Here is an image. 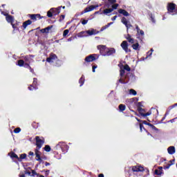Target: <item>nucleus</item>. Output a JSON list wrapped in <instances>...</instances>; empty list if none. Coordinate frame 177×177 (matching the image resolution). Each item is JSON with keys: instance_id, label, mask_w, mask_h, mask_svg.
<instances>
[{"instance_id": "38", "label": "nucleus", "mask_w": 177, "mask_h": 177, "mask_svg": "<svg viewBox=\"0 0 177 177\" xmlns=\"http://www.w3.org/2000/svg\"><path fill=\"white\" fill-rule=\"evenodd\" d=\"M122 69L124 71L126 70L127 71H131V68L127 64L123 66Z\"/></svg>"}, {"instance_id": "18", "label": "nucleus", "mask_w": 177, "mask_h": 177, "mask_svg": "<svg viewBox=\"0 0 177 177\" xmlns=\"http://www.w3.org/2000/svg\"><path fill=\"white\" fill-rule=\"evenodd\" d=\"M77 37L79 38H84V37H88V35L86 34V31H82L77 33Z\"/></svg>"}, {"instance_id": "13", "label": "nucleus", "mask_w": 177, "mask_h": 177, "mask_svg": "<svg viewBox=\"0 0 177 177\" xmlns=\"http://www.w3.org/2000/svg\"><path fill=\"white\" fill-rule=\"evenodd\" d=\"M30 17L32 20H33V21H37V20H40L41 15L39 14L30 15Z\"/></svg>"}, {"instance_id": "42", "label": "nucleus", "mask_w": 177, "mask_h": 177, "mask_svg": "<svg viewBox=\"0 0 177 177\" xmlns=\"http://www.w3.org/2000/svg\"><path fill=\"white\" fill-rule=\"evenodd\" d=\"M117 8H118V3H115L113 5H112V8L111 9H113V11L115 9H117Z\"/></svg>"}, {"instance_id": "27", "label": "nucleus", "mask_w": 177, "mask_h": 177, "mask_svg": "<svg viewBox=\"0 0 177 177\" xmlns=\"http://www.w3.org/2000/svg\"><path fill=\"white\" fill-rule=\"evenodd\" d=\"M8 23H11V24L13 23V17L10 15H7L6 17Z\"/></svg>"}, {"instance_id": "64", "label": "nucleus", "mask_w": 177, "mask_h": 177, "mask_svg": "<svg viewBox=\"0 0 177 177\" xmlns=\"http://www.w3.org/2000/svg\"><path fill=\"white\" fill-rule=\"evenodd\" d=\"M93 68L95 70V68H97V66H93Z\"/></svg>"}, {"instance_id": "50", "label": "nucleus", "mask_w": 177, "mask_h": 177, "mask_svg": "<svg viewBox=\"0 0 177 177\" xmlns=\"http://www.w3.org/2000/svg\"><path fill=\"white\" fill-rule=\"evenodd\" d=\"M88 23V20H85L84 19L82 21V24H83L84 26V24H86Z\"/></svg>"}, {"instance_id": "29", "label": "nucleus", "mask_w": 177, "mask_h": 177, "mask_svg": "<svg viewBox=\"0 0 177 177\" xmlns=\"http://www.w3.org/2000/svg\"><path fill=\"white\" fill-rule=\"evenodd\" d=\"M84 82H85V77H84V75H82L79 80V84H80V86H82V85H84Z\"/></svg>"}, {"instance_id": "45", "label": "nucleus", "mask_w": 177, "mask_h": 177, "mask_svg": "<svg viewBox=\"0 0 177 177\" xmlns=\"http://www.w3.org/2000/svg\"><path fill=\"white\" fill-rule=\"evenodd\" d=\"M24 67H25L26 68H30V64L26 62L24 64Z\"/></svg>"}, {"instance_id": "44", "label": "nucleus", "mask_w": 177, "mask_h": 177, "mask_svg": "<svg viewBox=\"0 0 177 177\" xmlns=\"http://www.w3.org/2000/svg\"><path fill=\"white\" fill-rule=\"evenodd\" d=\"M154 50H153V48L151 49V53L150 51L147 53V57H149V56H151V55H153V52Z\"/></svg>"}, {"instance_id": "9", "label": "nucleus", "mask_w": 177, "mask_h": 177, "mask_svg": "<svg viewBox=\"0 0 177 177\" xmlns=\"http://www.w3.org/2000/svg\"><path fill=\"white\" fill-rule=\"evenodd\" d=\"M121 22L127 27V31L129 30V28H131V27H132V25H131V24H128V20H127V18L125 17L122 18Z\"/></svg>"}, {"instance_id": "47", "label": "nucleus", "mask_w": 177, "mask_h": 177, "mask_svg": "<svg viewBox=\"0 0 177 177\" xmlns=\"http://www.w3.org/2000/svg\"><path fill=\"white\" fill-rule=\"evenodd\" d=\"M106 28H109V26H107V25L103 26V27L101 28V31H104V30H106Z\"/></svg>"}, {"instance_id": "22", "label": "nucleus", "mask_w": 177, "mask_h": 177, "mask_svg": "<svg viewBox=\"0 0 177 177\" xmlns=\"http://www.w3.org/2000/svg\"><path fill=\"white\" fill-rule=\"evenodd\" d=\"M126 39H127L128 42L130 44H135V39L131 38V35H128L127 37H126Z\"/></svg>"}, {"instance_id": "54", "label": "nucleus", "mask_w": 177, "mask_h": 177, "mask_svg": "<svg viewBox=\"0 0 177 177\" xmlns=\"http://www.w3.org/2000/svg\"><path fill=\"white\" fill-rule=\"evenodd\" d=\"M116 19H117V16L115 15V16H114L113 17L111 18V20L113 21H114L115 20H116Z\"/></svg>"}, {"instance_id": "31", "label": "nucleus", "mask_w": 177, "mask_h": 177, "mask_svg": "<svg viewBox=\"0 0 177 177\" xmlns=\"http://www.w3.org/2000/svg\"><path fill=\"white\" fill-rule=\"evenodd\" d=\"M26 157H27V154H26V153L21 154L20 157L19 158V160H18V161H21V160H24V158H26Z\"/></svg>"}, {"instance_id": "14", "label": "nucleus", "mask_w": 177, "mask_h": 177, "mask_svg": "<svg viewBox=\"0 0 177 177\" xmlns=\"http://www.w3.org/2000/svg\"><path fill=\"white\" fill-rule=\"evenodd\" d=\"M164 172L162 171V167H159L158 169L155 170V175H158V176H161Z\"/></svg>"}, {"instance_id": "33", "label": "nucleus", "mask_w": 177, "mask_h": 177, "mask_svg": "<svg viewBox=\"0 0 177 177\" xmlns=\"http://www.w3.org/2000/svg\"><path fill=\"white\" fill-rule=\"evenodd\" d=\"M53 9H50L49 11H48L47 12L48 17H52V16H53Z\"/></svg>"}, {"instance_id": "35", "label": "nucleus", "mask_w": 177, "mask_h": 177, "mask_svg": "<svg viewBox=\"0 0 177 177\" xmlns=\"http://www.w3.org/2000/svg\"><path fill=\"white\" fill-rule=\"evenodd\" d=\"M124 75H125V71L122 68V67H120V77H124Z\"/></svg>"}, {"instance_id": "10", "label": "nucleus", "mask_w": 177, "mask_h": 177, "mask_svg": "<svg viewBox=\"0 0 177 177\" xmlns=\"http://www.w3.org/2000/svg\"><path fill=\"white\" fill-rule=\"evenodd\" d=\"M96 8H99V5H91L84 9V13H87V12H92V10H94Z\"/></svg>"}, {"instance_id": "43", "label": "nucleus", "mask_w": 177, "mask_h": 177, "mask_svg": "<svg viewBox=\"0 0 177 177\" xmlns=\"http://www.w3.org/2000/svg\"><path fill=\"white\" fill-rule=\"evenodd\" d=\"M20 131H21V129L19 127H17L14 130V132L15 133H19Z\"/></svg>"}, {"instance_id": "40", "label": "nucleus", "mask_w": 177, "mask_h": 177, "mask_svg": "<svg viewBox=\"0 0 177 177\" xmlns=\"http://www.w3.org/2000/svg\"><path fill=\"white\" fill-rule=\"evenodd\" d=\"M147 125H149V127H151V128H152V129L157 131V127L156 126L151 124V123H147Z\"/></svg>"}, {"instance_id": "32", "label": "nucleus", "mask_w": 177, "mask_h": 177, "mask_svg": "<svg viewBox=\"0 0 177 177\" xmlns=\"http://www.w3.org/2000/svg\"><path fill=\"white\" fill-rule=\"evenodd\" d=\"M171 165H174V160H170L167 166L165 167L166 169H168Z\"/></svg>"}, {"instance_id": "61", "label": "nucleus", "mask_w": 177, "mask_h": 177, "mask_svg": "<svg viewBox=\"0 0 177 177\" xmlns=\"http://www.w3.org/2000/svg\"><path fill=\"white\" fill-rule=\"evenodd\" d=\"M136 120H137V121H138V122H142V121L139 120V119H138V118H136Z\"/></svg>"}, {"instance_id": "19", "label": "nucleus", "mask_w": 177, "mask_h": 177, "mask_svg": "<svg viewBox=\"0 0 177 177\" xmlns=\"http://www.w3.org/2000/svg\"><path fill=\"white\" fill-rule=\"evenodd\" d=\"M118 13L123 15V16H129V13L125 10L120 9L118 10Z\"/></svg>"}, {"instance_id": "16", "label": "nucleus", "mask_w": 177, "mask_h": 177, "mask_svg": "<svg viewBox=\"0 0 177 177\" xmlns=\"http://www.w3.org/2000/svg\"><path fill=\"white\" fill-rule=\"evenodd\" d=\"M167 151L170 155L175 154V151H176L175 147L174 146L169 147L167 148Z\"/></svg>"}, {"instance_id": "53", "label": "nucleus", "mask_w": 177, "mask_h": 177, "mask_svg": "<svg viewBox=\"0 0 177 177\" xmlns=\"http://www.w3.org/2000/svg\"><path fill=\"white\" fill-rule=\"evenodd\" d=\"M118 82H120V84H125L124 80H122L121 78L118 80Z\"/></svg>"}, {"instance_id": "55", "label": "nucleus", "mask_w": 177, "mask_h": 177, "mask_svg": "<svg viewBox=\"0 0 177 177\" xmlns=\"http://www.w3.org/2000/svg\"><path fill=\"white\" fill-rule=\"evenodd\" d=\"M29 70H30V73H34V69H32L31 68V66H29Z\"/></svg>"}, {"instance_id": "30", "label": "nucleus", "mask_w": 177, "mask_h": 177, "mask_svg": "<svg viewBox=\"0 0 177 177\" xmlns=\"http://www.w3.org/2000/svg\"><path fill=\"white\" fill-rule=\"evenodd\" d=\"M17 66L19 67H23L24 66V60L23 59H19L17 61Z\"/></svg>"}, {"instance_id": "26", "label": "nucleus", "mask_w": 177, "mask_h": 177, "mask_svg": "<svg viewBox=\"0 0 177 177\" xmlns=\"http://www.w3.org/2000/svg\"><path fill=\"white\" fill-rule=\"evenodd\" d=\"M111 12H113V9L106 8L105 10H104L103 13H104V15H110V13H111Z\"/></svg>"}, {"instance_id": "12", "label": "nucleus", "mask_w": 177, "mask_h": 177, "mask_svg": "<svg viewBox=\"0 0 177 177\" xmlns=\"http://www.w3.org/2000/svg\"><path fill=\"white\" fill-rule=\"evenodd\" d=\"M145 169L143 168V167H140V166H134L132 168V171L133 172H142Z\"/></svg>"}, {"instance_id": "46", "label": "nucleus", "mask_w": 177, "mask_h": 177, "mask_svg": "<svg viewBox=\"0 0 177 177\" xmlns=\"http://www.w3.org/2000/svg\"><path fill=\"white\" fill-rule=\"evenodd\" d=\"M177 104H174V105L169 107V110H172L174 107H176Z\"/></svg>"}, {"instance_id": "58", "label": "nucleus", "mask_w": 177, "mask_h": 177, "mask_svg": "<svg viewBox=\"0 0 177 177\" xmlns=\"http://www.w3.org/2000/svg\"><path fill=\"white\" fill-rule=\"evenodd\" d=\"M29 156H34V152L32 151L29 152Z\"/></svg>"}, {"instance_id": "28", "label": "nucleus", "mask_w": 177, "mask_h": 177, "mask_svg": "<svg viewBox=\"0 0 177 177\" xmlns=\"http://www.w3.org/2000/svg\"><path fill=\"white\" fill-rule=\"evenodd\" d=\"M9 156L11 157V158H17V160H20L19 158V156L16 153H15L14 152L10 153Z\"/></svg>"}, {"instance_id": "37", "label": "nucleus", "mask_w": 177, "mask_h": 177, "mask_svg": "<svg viewBox=\"0 0 177 177\" xmlns=\"http://www.w3.org/2000/svg\"><path fill=\"white\" fill-rule=\"evenodd\" d=\"M119 110H120V111H124V110H125V105L120 104L119 105Z\"/></svg>"}, {"instance_id": "24", "label": "nucleus", "mask_w": 177, "mask_h": 177, "mask_svg": "<svg viewBox=\"0 0 177 177\" xmlns=\"http://www.w3.org/2000/svg\"><path fill=\"white\" fill-rule=\"evenodd\" d=\"M50 28H52V26H48L46 28H43L41 29L40 31L41 32H42L43 34H48V32H49V30H50Z\"/></svg>"}, {"instance_id": "62", "label": "nucleus", "mask_w": 177, "mask_h": 177, "mask_svg": "<svg viewBox=\"0 0 177 177\" xmlns=\"http://www.w3.org/2000/svg\"><path fill=\"white\" fill-rule=\"evenodd\" d=\"M19 177H26L24 174H19Z\"/></svg>"}, {"instance_id": "4", "label": "nucleus", "mask_w": 177, "mask_h": 177, "mask_svg": "<svg viewBox=\"0 0 177 177\" xmlns=\"http://www.w3.org/2000/svg\"><path fill=\"white\" fill-rule=\"evenodd\" d=\"M55 147L57 149H62L63 153H66V151H67L68 150L67 145H66L65 142H60L59 144L56 145Z\"/></svg>"}, {"instance_id": "36", "label": "nucleus", "mask_w": 177, "mask_h": 177, "mask_svg": "<svg viewBox=\"0 0 177 177\" xmlns=\"http://www.w3.org/2000/svg\"><path fill=\"white\" fill-rule=\"evenodd\" d=\"M129 93H130V95H133V96H136V95H137L136 91H135L133 89H130Z\"/></svg>"}, {"instance_id": "41", "label": "nucleus", "mask_w": 177, "mask_h": 177, "mask_svg": "<svg viewBox=\"0 0 177 177\" xmlns=\"http://www.w3.org/2000/svg\"><path fill=\"white\" fill-rule=\"evenodd\" d=\"M44 150L45 151H50V147L49 145H46L45 147H44Z\"/></svg>"}, {"instance_id": "51", "label": "nucleus", "mask_w": 177, "mask_h": 177, "mask_svg": "<svg viewBox=\"0 0 177 177\" xmlns=\"http://www.w3.org/2000/svg\"><path fill=\"white\" fill-rule=\"evenodd\" d=\"M109 3H115L116 1L115 0H108Z\"/></svg>"}, {"instance_id": "59", "label": "nucleus", "mask_w": 177, "mask_h": 177, "mask_svg": "<svg viewBox=\"0 0 177 177\" xmlns=\"http://www.w3.org/2000/svg\"><path fill=\"white\" fill-rule=\"evenodd\" d=\"M98 177H104V175H103V174H99Z\"/></svg>"}, {"instance_id": "1", "label": "nucleus", "mask_w": 177, "mask_h": 177, "mask_svg": "<svg viewBox=\"0 0 177 177\" xmlns=\"http://www.w3.org/2000/svg\"><path fill=\"white\" fill-rule=\"evenodd\" d=\"M36 145L38 149H36L35 151V153L36 156V160L39 161V163L42 162V158H41V151H39V149L42 147L44 143H45V139L43 137L36 136Z\"/></svg>"}, {"instance_id": "57", "label": "nucleus", "mask_w": 177, "mask_h": 177, "mask_svg": "<svg viewBox=\"0 0 177 177\" xmlns=\"http://www.w3.org/2000/svg\"><path fill=\"white\" fill-rule=\"evenodd\" d=\"M111 24H113V22L109 23L106 26H107V27H110L111 26Z\"/></svg>"}, {"instance_id": "25", "label": "nucleus", "mask_w": 177, "mask_h": 177, "mask_svg": "<svg viewBox=\"0 0 177 177\" xmlns=\"http://www.w3.org/2000/svg\"><path fill=\"white\" fill-rule=\"evenodd\" d=\"M132 48L134 50H139V49H140V46L139 45V43H136L132 45Z\"/></svg>"}, {"instance_id": "56", "label": "nucleus", "mask_w": 177, "mask_h": 177, "mask_svg": "<svg viewBox=\"0 0 177 177\" xmlns=\"http://www.w3.org/2000/svg\"><path fill=\"white\" fill-rule=\"evenodd\" d=\"M45 165H46V167H48V165H50V163L46 162Z\"/></svg>"}, {"instance_id": "39", "label": "nucleus", "mask_w": 177, "mask_h": 177, "mask_svg": "<svg viewBox=\"0 0 177 177\" xmlns=\"http://www.w3.org/2000/svg\"><path fill=\"white\" fill-rule=\"evenodd\" d=\"M68 32H70L68 29L65 30L63 33V37H67V35H68Z\"/></svg>"}, {"instance_id": "21", "label": "nucleus", "mask_w": 177, "mask_h": 177, "mask_svg": "<svg viewBox=\"0 0 177 177\" xmlns=\"http://www.w3.org/2000/svg\"><path fill=\"white\" fill-rule=\"evenodd\" d=\"M86 33L87 34V37H89L91 35H95V34H96L94 29L86 30Z\"/></svg>"}, {"instance_id": "15", "label": "nucleus", "mask_w": 177, "mask_h": 177, "mask_svg": "<svg viewBox=\"0 0 177 177\" xmlns=\"http://www.w3.org/2000/svg\"><path fill=\"white\" fill-rule=\"evenodd\" d=\"M37 78L33 79L32 85H30V86L28 87L29 91H33V89H37V88L35 87V85H37Z\"/></svg>"}, {"instance_id": "3", "label": "nucleus", "mask_w": 177, "mask_h": 177, "mask_svg": "<svg viewBox=\"0 0 177 177\" xmlns=\"http://www.w3.org/2000/svg\"><path fill=\"white\" fill-rule=\"evenodd\" d=\"M168 13H173L172 15H177L176 5L170 3L167 6Z\"/></svg>"}, {"instance_id": "2", "label": "nucleus", "mask_w": 177, "mask_h": 177, "mask_svg": "<svg viewBox=\"0 0 177 177\" xmlns=\"http://www.w3.org/2000/svg\"><path fill=\"white\" fill-rule=\"evenodd\" d=\"M136 29L137 30L136 38L139 39L142 43H143V39H145V32L140 30V28L138 25H136Z\"/></svg>"}, {"instance_id": "7", "label": "nucleus", "mask_w": 177, "mask_h": 177, "mask_svg": "<svg viewBox=\"0 0 177 177\" xmlns=\"http://www.w3.org/2000/svg\"><path fill=\"white\" fill-rule=\"evenodd\" d=\"M121 48L123 49L124 51H125L127 53L128 52H131V50L128 48V41H123L122 44H120Z\"/></svg>"}, {"instance_id": "8", "label": "nucleus", "mask_w": 177, "mask_h": 177, "mask_svg": "<svg viewBox=\"0 0 177 177\" xmlns=\"http://www.w3.org/2000/svg\"><path fill=\"white\" fill-rule=\"evenodd\" d=\"M56 59H57V55H56V54L51 53L49 57L46 59V62H48V63H53V60H56Z\"/></svg>"}, {"instance_id": "6", "label": "nucleus", "mask_w": 177, "mask_h": 177, "mask_svg": "<svg viewBox=\"0 0 177 177\" xmlns=\"http://www.w3.org/2000/svg\"><path fill=\"white\" fill-rule=\"evenodd\" d=\"M86 63H91V62H95L96 60V54L90 55L84 59Z\"/></svg>"}, {"instance_id": "20", "label": "nucleus", "mask_w": 177, "mask_h": 177, "mask_svg": "<svg viewBox=\"0 0 177 177\" xmlns=\"http://www.w3.org/2000/svg\"><path fill=\"white\" fill-rule=\"evenodd\" d=\"M32 21L31 20L28 19L23 23V27L24 28H27L28 26H30L32 24Z\"/></svg>"}, {"instance_id": "52", "label": "nucleus", "mask_w": 177, "mask_h": 177, "mask_svg": "<svg viewBox=\"0 0 177 177\" xmlns=\"http://www.w3.org/2000/svg\"><path fill=\"white\" fill-rule=\"evenodd\" d=\"M151 20L152 23H156V20L154 19V17H153V16H151Z\"/></svg>"}, {"instance_id": "60", "label": "nucleus", "mask_w": 177, "mask_h": 177, "mask_svg": "<svg viewBox=\"0 0 177 177\" xmlns=\"http://www.w3.org/2000/svg\"><path fill=\"white\" fill-rule=\"evenodd\" d=\"M142 124H145V125H147V124H149V123H147V122H146L145 120H144V121H142Z\"/></svg>"}, {"instance_id": "48", "label": "nucleus", "mask_w": 177, "mask_h": 177, "mask_svg": "<svg viewBox=\"0 0 177 177\" xmlns=\"http://www.w3.org/2000/svg\"><path fill=\"white\" fill-rule=\"evenodd\" d=\"M64 17H65L64 15H61L59 18V21H63V20H64Z\"/></svg>"}, {"instance_id": "23", "label": "nucleus", "mask_w": 177, "mask_h": 177, "mask_svg": "<svg viewBox=\"0 0 177 177\" xmlns=\"http://www.w3.org/2000/svg\"><path fill=\"white\" fill-rule=\"evenodd\" d=\"M31 57H32V55H26L24 57V60L25 63H30L31 62L30 61Z\"/></svg>"}, {"instance_id": "5", "label": "nucleus", "mask_w": 177, "mask_h": 177, "mask_svg": "<svg viewBox=\"0 0 177 177\" xmlns=\"http://www.w3.org/2000/svg\"><path fill=\"white\" fill-rule=\"evenodd\" d=\"M97 48L102 56H106V53L107 52V47L106 46L99 45Z\"/></svg>"}, {"instance_id": "63", "label": "nucleus", "mask_w": 177, "mask_h": 177, "mask_svg": "<svg viewBox=\"0 0 177 177\" xmlns=\"http://www.w3.org/2000/svg\"><path fill=\"white\" fill-rule=\"evenodd\" d=\"M46 175H49V170L46 171Z\"/></svg>"}, {"instance_id": "34", "label": "nucleus", "mask_w": 177, "mask_h": 177, "mask_svg": "<svg viewBox=\"0 0 177 177\" xmlns=\"http://www.w3.org/2000/svg\"><path fill=\"white\" fill-rule=\"evenodd\" d=\"M140 115H142V117H147L149 115H151V111H149L147 113H140Z\"/></svg>"}, {"instance_id": "11", "label": "nucleus", "mask_w": 177, "mask_h": 177, "mask_svg": "<svg viewBox=\"0 0 177 177\" xmlns=\"http://www.w3.org/2000/svg\"><path fill=\"white\" fill-rule=\"evenodd\" d=\"M115 53V49L111 48H106V53H105V56H111V55H114Z\"/></svg>"}, {"instance_id": "17", "label": "nucleus", "mask_w": 177, "mask_h": 177, "mask_svg": "<svg viewBox=\"0 0 177 177\" xmlns=\"http://www.w3.org/2000/svg\"><path fill=\"white\" fill-rule=\"evenodd\" d=\"M53 9V16H56L60 13V9H62V7H58L57 8H51Z\"/></svg>"}, {"instance_id": "49", "label": "nucleus", "mask_w": 177, "mask_h": 177, "mask_svg": "<svg viewBox=\"0 0 177 177\" xmlns=\"http://www.w3.org/2000/svg\"><path fill=\"white\" fill-rule=\"evenodd\" d=\"M140 129L141 132H142V131H143V129H145V127H143V124H140Z\"/></svg>"}]
</instances>
